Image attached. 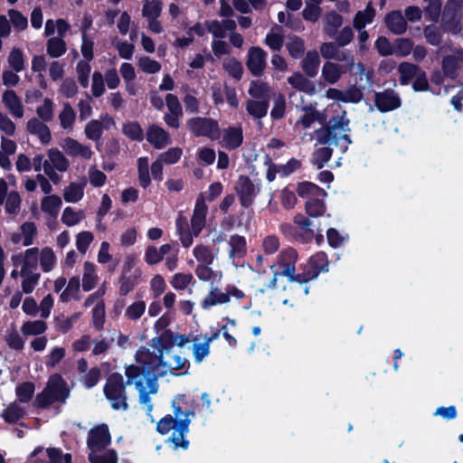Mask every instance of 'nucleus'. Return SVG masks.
<instances>
[{
    "label": "nucleus",
    "mask_w": 463,
    "mask_h": 463,
    "mask_svg": "<svg viewBox=\"0 0 463 463\" xmlns=\"http://www.w3.org/2000/svg\"><path fill=\"white\" fill-rule=\"evenodd\" d=\"M154 349L157 351V354L148 348L140 347L135 355L137 364L126 368L127 383H135L139 392V402L146 408L147 415H150L153 410L149 395L157 392L156 378L160 376L162 357L165 353L163 348Z\"/></svg>",
    "instance_id": "nucleus-1"
},
{
    "label": "nucleus",
    "mask_w": 463,
    "mask_h": 463,
    "mask_svg": "<svg viewBox=\"0 0 463 463\" xmlns=\"http://www.w3.org/2000/svg\"><path fill=\"white\" fill-rule=\"evenodd\" d=\"M174 415H167L162 418L157 423V430L161 434H167L173 430L168 439L174 449H187L189 441L185 439V435L189 430L190 419L189 416H194V412H183L179 406H175V401H173Z\"/></svg>",
    "instance_id": "nucleus-2"
},
{
    "label": "nucleus",
    "mask_w": 463,
    "mask_h": 463,
    "mask_svg": "<svg viewBox=\"0 0 463 463\" xmlns=\"http://www.w3.org/2000/svg\"><path fill=\"white\" fill-rule=\"evenodd\" d=\"M70 395L66 383L59 374L52 375L45 388L37 394L33 404L38 408H45L54 402L64 403Z\"/></svg>",
    "instance_id": "nucleus-3"
},
{
    "label": "nucleus",
    "mask_w": 463,
    "mask_h": 463,
    "mask_svg": "<svg viewBox=\"0 0 463 463\" xmlns=\"http://www.w3.org/2000/svg\"><path fill=\"white\" fill-rule=\"evenodd\" d=\"M297 192L307 200L305 209L308 216L316 218L325 213L324 199L326 193L323 189L313 183L303 182L298 184Z\"/></svg>",
    "instance_id": "nucleus-4"
},
{
    "label": "nucleus",
    "mask_w": 463,
    "mask_h": 463,
    "mask_svg": "<svg viewBox=\"0 0 463 463\" xmlns=\"http://www.w3.org/2000/svg\"><path fill=\"white\" fill-rule=\"evenodd\" d=\"M298 260V253L292 248H288L284 250L279 255L278 259V265L282 269L280 273H274L272 279L270 280L268 288H274L276 286V282L278 278L282 275L288 278V280L291 283L298 281V284L291 287V289L298 290L302 288V279L300 275L295 276V266Z\"/></svg>",
    "instance_id": "nucleus-5"
},
{
    "label": "nucleus",
    "mask_w": 463,
    "mask_h": 463,
    "mask_svg": "<svg viewBox=\"0 0 463 463\" xmlns=\"http://www.w3.org/2000/svg\"><path fill=\"white\" fill-rule=\"evenodd\" d=\"M46 155L47 159L43 164V173L52 183L59 184L61 176L58 172H67L70 168V161L63 152L56 147L48 149Z\"/></svg>",
    "instance_id": "nucleus-6"
},
{
    "label": "nucleus",
    "mask_w": 463,
    "mask_h": 463,
    "mask_svg": "<svg viewBox=\"0 0 463 463\" xmlns=\"http://www.w3.org/2000/svg\"><path fill=\"white\" fill-rule=\"evenodd\" d=\"M104 393L114 410H128V405L127 403L125 385L121 374L113 373L109 377L104 386Z\"/></svg>",
    "instance_id": "nucleus-7"
},
{
    "label": "nucleus",
    "mask_w": 463,
    "mask_h": 463,
    "mask_svg": "<svg viewBox=\"0 0 463 463\" xmlns=\"http://www.w3.org/2000/svg\"><path fill=\"white\" fill-rule=\"evenodd\" d=\"M187 126L196 137H206L211 140L220 138L218 122L213 118H194L187 122Z\"/></svg>",
    "instance_id": "nucleus-8"
},
{
    "label": "nucleus",
    "mask_w": 463,
    "mask_h": 463,
    "mask_svg": "<svg viewBox=\"0 0 463 463\" xmlns=\"http://www.w3.org/2000/svg\"><path fill=\"white\" fill-rule=\"evenodd\" d=\"M191 338L187 335H180L172 332L171 330L164 331L160 335L154 337L151 340L153 348H163L171 350V348L184 347L191 342Z\"/></svg>",
    "instance_id": "nucleus-9"
},
{
    "label": "nucleus",
    "mask_w": 463,
    "mask_h": 463,
    "mask_svg": "<svg viewBox=\"0 0 463 463\" xmlns=\"http://www.w3.org/2000/svg\"><path fill=\"white\" fill-rule=\"evenodd\" d=\"M235 191L243 207L250 206L260 192L259 184H255L248 176L241 175L236 183Z\"/></svg>",
    "instance_id": "nucleus-10"
},
{
    "label": "nucleus",
    "mask_w": 463,
    "mask_h": 463,
    "mask_svg": "<svg viewBox=\"0 0 463 463\" xmlns=\"http://www.w3.org/2000/svg\"><path fill=\"white\" fill-rule=\"evenodd\" d=\"M60 146L71 157H80L83 160H90L93 156L91 147L78 140L66 137L60 142Z\"/></svg>",
    "instance_id": "nucleus-11"
},
{
    "label": "nucleus",
    "mask_w": 463,
    "mask_h": 463,
    "mask_svg": "<svg viewBox=\"0 0 463 463\" xmlns=\"http://www.w3.org/2000/svg\"><path fill=\"white\" fill-rule=\"evenodd\" d=\"M111 437L107 425L102 424L90 430L88 436L87 445L90 452L103 450L110 444Z\"/></svg>",
    "instance_id": "nucleus-12"
},
{
    "label": "nucleus",
    "mask_w": 463,
    "mask_h": 463,
    "mask_svg": "<svg viewBox=\"0 0 463 463\" xmlns=\"http://www.w3.org/2000/svg\"><path fill=\"white\" fill-rule=\"evenodd\" d=\"M328 260L324 252H317L308 260L302 283L317 279L321 272L328 271Z\"/></svg>",
    "instance_id": "nucleus-13"
},
{
    "label": "nucleus",
    "mask_w": 463,
    "mask_h": 463,
    "mask_svg": "<svg viewBox=\"0 0 463 463\" xmlns=\"http://www.w3.org/2000/svg\"><path fill=\"white\" fill-rule=\"evenodd\" d=\"M165 105L167 112L164 116L165 124L173 128L180 127V118L183 117V109L179 99L174 94H167L165 96Z\"/></svg>",
    "instance_id": "nucleus-14"
},
{
    "label": "nucleus",
    "mask_w": 463,
    "mask_h": 463,
    "mask_svg": "<svg viewBox=\"0 0 463 463\" xmlns=\"http://www.w3.org/2000/svg\"><path fill=\"white\" fill-rule=\"evenodd\" d=\"M336 120L337 119L335 118V123L331 128H320L315 132L314 138L317 140L316 146L318 145L325 146L336 144V133L335 132V128H339L342 130H345L349 123V121L344 118H339V122Z\"/></svg>",
    "instance_id": "nucleus-15"
},
{
    "label": "nucleus",
    "mask_w": 463,
    "mask_h": 463,
    "mask_svg": "<svg viewBox=\"0 0 463 463\" xmlns=\"http://www.w3.org/2000/svg\"><path fill=\"white\" fill-rule=\"evenodd\" d=\"M208 207L203 196L201 194L194 205L193 216L191 219V229L194 237H197L205 226Z\"/></svg>",
    "instance_id": "nucleus-16"
},
{
    "label": "nucleus",
    "mask_w": 463,
    "mask_h": 463,
    "mask_svg": "<svg viewBox=\"0 0 463 463\" xmlns=\"http://www.w3.org/2000/svg\"><path fill=\"white\" fill-rule=\"evenodd\" d=\"M374 103L381 112H389L398 109L401 104V99L393 90H384L376 92L374 95Z\"/></svg>",
    "instance_id": "nucleus-17"
},
{
    "label": "nucleus",
    "mask_w": 463,
    "mask_h": 463,
    "mask_svg": "<svg viewBox=\"0 0 463 463\" xmlns=\"http://www.w3.org/2000/svg\"><path fill=\"white\" fill-rule=\"evenodd\" d=\"M39 249L31 248L24 251V254L14 255L12 261L14 266H21V270L34 271L39 262Z\"/></svg>",
    "instance_id": "nucleus-18"
},
{
    "label": "nucleus",
    "mask_w": 463,
    "mask_h": 463,
    "mask_svg": "<svg viewBox=\"0 0 463 463\" xmlns=\"http://www.w3.org/2000/svg\"><path fill=\"white\" fill-rule=\"evenodd\" d=\"M188 364L186 358L177 354H172L171 350L165 349L159 375L164 376L167 373H172L173 371L184 369Z\"/></svg>",
    "instance_id": "nucleus-19"
},
{
    "label": "nucleus",
    "mask_w": 463,
    "mask_h": 463,
    "mask_svg": "<svg viewBox=\"0 0 463 463\" xmlns=\"http://www.w3.org/2000/svg\"><path fill=\"white\" fill-rule=\"evenodd\" d=\"M267 53L260 47H251L248 52L246 65L255 76L262 73L266 67Z\"/></svg>",
    "instance_id": "nucleus-20"
},
{
    "label": "nucleus",
    "mask_w": 463,
    "mask_h": 463,
    "mask_svg": "<svg viewBox=\"0 0 463 463\" xmlns=\"http://www.w3.org/2000/svg\"><path fill=\"white\" fill-rule=\"evenodd\" d=\"M220 144L222 147L232 150L239 147L243 141V133L241 127H229L220 134Z\"/></svg>",
    "instance_id": "nucleus-21"
},
{
    "label": "nucleus",
    "mask_w": 463,
    "mask_h": 463,
    "mask_svg": "<svg viewBox=\"0 0 463 463\" xmlns=\"http://www.w3.org/2000/svg\"><path fill=\"white\" fill-rule=\"evenodd\" d=\"M287 81L298 92H303L308 96H313L317 92L315 84L299 71L288 77Z\"/></svg>",
    "instance_id": "nucleus-22"
},
{
    "label": "nucleus",
    "mask_w": 463,
    "mask_h": 463,
    "mask_svg": "<svg viewBox=\"0 0 463 463\" xmlns=\"http://www.w3.org/2000/svg\"><path fill=\"white\" fill-rule=\"evenodd\" d=\"M86 185L87 180L85 177H82L80 182H71L62 191L65 202L70 203H79L84 196Z\"/></svg>",
    "instance_id": "nucleus-23"
},
{
    "label": "nucleus",
    "mask_w": 463,
    "mask_h": 463,
    "mask_svg": "<svg viewBox=\"0 0 463 463\" xmlns=\"http://www.w3.org/2000/svg\"><path fill=\"white\" fill-rule=\"evenodd\" d=\"M229 259L231 262L237 266L239 260L242 259L246 253L245 238L240 235H232L229 240Z\"/></svg>",
    "instance_id": "nucleus-24"
},
{
    "label": "nucleus",
    "mask_w": 463,
    "mask_h": 463,
    "mask_svg": "<svg viewBox=\"0 0 463 463\" xmlns=\"http://www.w3.org/2000/svg\"><path fill=\"white\" fill-rule=\"evenodd\" d=\"M387 28L394 34L401 35L407 31V22L401 11L388 13L384 18Z\"/></svg>",
    "instance_id": "nucleus-25"
},
{
    "label": "nucleus",
    "mask_w": 463,
    "mask_h": 463,
    "mask_svg": "<svg viewBox=\"0 0 463 463\" xmlns=\"http://www.w3.org/2000/svg\"><path fill=\"white\" fill-rule=\"evenodd\" d=\"M147 141L157 149H161L170 144V137L168 133L156 125H152L146 132Z\"/></svg>",
    "instance_id": "nucleus-26"
},
{
    "label": "nucleus",
    "mask_w": 463,
    "mask_h": 463,
    "mask_svg": "<svg viewBox=\"0 0 463 463\" xmlns=\"http://www.w3.org/2000/svg\"><path fill=\"white\" fill-rule=\"evenodd\" d=\"M76 111L69 102H64L58 115L60 127L66 133H71L76 122Z\"/></svg>",
    "instance_id": "nucleus-27"
},
{
    "label": "nucleus",
    "mask_w": 463,
    "mask_h": 463,
    "mask_svg": "<svg viewBox=\"0 0 463 463\" xmlns=\"http://www.w3.org/2000/svg\"><path fill=\"white\" fill-rule=\"evenodd\" d=\"M344 73H345V70L343 69L342 65L333 61H326L322 66L321 78L328 84H335Z\"/></svg>",
    "instance_id": "nucleus-28"
},
{
    "label": "nucleus",
    "mask_w": 463,
    "mask_h": 463,
    "mask_svg": "<svg viewBox=\"0 0 463 463\" xmlns=\"http://www.w3.org/2000/svg\"><path fill=\"white\" fill-rule=\"evenodd\" d=\"M39 118H33L27 122V130L38 137L40 141L46 145L51 142L52 135L48 126Z\"/></svg>",
    "instance_id": "nucleus-29"
},
{
    "label": "nucleus",
    "mask_w": 463,
    "mask_h": 463,
    "mask_svg": "<svg viewBox=\"0 0 463 463\" xmlns=\"http://www.w3.org/2000/svg\"><path fill=\"white\" fill-rule=\"evenodd\" d=\"M229 303V295L227 291H221L217 287H213L210 292L201 302L203 309L207 310L211 307L218 305H223Z\"/></svg>",
    "instance_id": "nucleus-30"
},
{
    "label": "nucleus",
    "mask_w": 463,
    "mask_h": 463,
    "mask_svg": "<svg viewBox=\"0 0 463 463\" xmlns=\"http://www.w3.org/2000/svg\"><path fill=\"white\" fill-rule=\"evenodd\" d=\"M320 57L317 51H309L301 61V69L306 76L314 78L317 75Z\"/></svg>",
    "instance_id": "nucleus-31"
},
{
    "label": "nucleus",
    "mask_w": 463,
    "mask_h": 463,
    "mask_svg": "<svg viewBox=\"0 0 463 463\" xmlns=\"http://www.w3.org/2000/svg\"><path fill=\"white\" fill-rule=\"evenodd\" d=\"M342 61H345L347 64V70L353 75H357L360 81L365 80L368 82L370 80V74L364 68V65L362 62L355 63L354 55L349 53H343V57L340 58Z\"/></svg>",
    "instance_id": "nucleus-32"
},
{
    "label": "nucleus",
    "mask_w": 463,
    "mask_h": 463,
    "mask_svg": "<svg viewBox=\"0 0 463 463\" xmlns=\"http://www.w3.org/2000/svg\"><path fill=\"white\" fill-rule=\"evenodd\" d=\"M376 11L372 2H369L364 10L358 11L353 21V25L357 31H361L367 24L373 23Z\"/></svg>",
    "instance_id": "nucleus-33"
},
{
    "label": "nucleus",
    "mask_w": 463,
    "mask_h": 463,
    "mask_svg": "<svg viewBox=\"0 0 463 463\" xmlns=\"http://www.w3.org/2000/svg\"><path fill=\"white\" fill-rule=\"evenodd\" d=\"M25 408L14 401L9 403L1 412V418L7 423H14L24 417Z\"/></svg>",
    "instance_id": "nucleus-34"
},
{
    "label": "nucleus",
    "mask_w": 463,
    "mask_h": 463,
    "mask_svg": "<svg viewBox=\"0 0 463 463\" xmlns=\"http://www.w3.org/2000/svg\"><path fill=\"white\" fill-rule=\"evenodd\" d=\"M99 280L97 268L94 263L86 261L83 266L82 288L89 292L93 289Z\"/></svg>",
    "instance_id": "nucleus-35"
},
{
    "label": "nucleus",
    "mask_w": 463,
    "mask_h": 463,
    "mask_svg": "<svg viewBox=\"0 0 463 463\" xmlns=\"http://www.w3.org/2000/svg\"><path fill=\"white\" fill-rule=\"evenodd\" d=\"M62 205L61 198L56 194L46 195L42 199L41 210L51 217H57Z\"/></svg>",
    "instance_id": "nucleus-36"
},
{
    "label": "nucleus",
    "mask_w": 463,
    "mask_h": 463,
    "mask_svg": "<svg viewBox=\"0 0 463 463\" xmlns=\"http://www.w3.org/2000/svg\"><path fill=\"white\" fill-rule=\"evenodd\" d=\"M302 115L295 124L296 128H309L313 123L319 119V112L314 106L303 107Z\"/></svg>",
    "instance_id": "nucleus-37"
},
{
    "label": "nucleus",
    "mask_w": 463,
    "mask_h": 463,
    "mask_svg": "<svg viewBox=\"0 0 463 463\" xmlns=\"http://www.w3.org/2000/svg\"><path fill=\"white\" fill-rule=\"evenodd\" d=\"M80 298V278L74 276L70 279L67 287L61 293L60 299L61 302H70L71 300H79Z\"/></svg>",
    "instance_id": "nucleus-38"
},
{
    "label": "nucleus",
    "mask_w": 463,
    "mask_h": 463,
    "mask_svg": "<svg viewBox=\"0 0 463 463\" xmlns=\"http://www.w3.org/2000/svg\"><path fill=\"white\" fill-rule=\"evenodd\" d=\"M171 249L170 244H163L159 249L150 246L146 250L145 261L149 265H155L160 262L170 252Z\"/></svg>",
    "instance_id": "nucleus-39"
},
{
    "label": "nucleus",
    "mask_w": 463,
    "mask_h": 463,
    "mask_svg": "<svg viewBox=\"0 0 463 463\" xmlns=\"http://www.w3.org/2000/svg\"><path fill=\"white\" fill-rule=\"evenodd\" d=\"M3 102L14 117L20 118L24 116L22 104L14 91L6 90L3 95Z\"/></svg>",
    "instance_id": "nucleus-40"
},
{
    "label": "nucleus",
    "mask_w": 463,
    "mask_h": 463,
    "mask_svg": "<svg viewBox=\"0 0 463 463\" xmlns=\"http://www.w3.org/2000/svg\"><path fill=\"white\" fill-rule=\"evenodd\" d=\"M463 62V51L458 50L454 55L444 57L442 69L446 75L453 77L458 70V64Z\"/></svg>",
    "instance_id": "nucleus-41"
},
{
    "label": "nucleus",
    "mask_w": 463,
    "mask_h": 463,
    "mask_svg": "<svg viewBox=\"0 0 463 463\" xmlns=\"http://www.w3.org/2000/svg\"><path fill=\"white\" fill-rule=\"evenodd\" d=\"M193 254L198 265H212L217 254L212 249L204 245H197L193 250Z\"/></svg>",
    "instance_id": "nucleus-42"
},
{
    "label": "nucleus",
    "mask_w": 463,
    "mask_h": 463,
    "mask_svg": "<svg viewBox=\"0 0 463 463\" xmlns=\"http://www.w3.org/2000/svg\"><path fill=\"white\" fill-rule=\"evenodd\" d=\"M193 341H194V345L192 347L193 355H194L195 363L200 364L210 354L209 341H205L203 338V341H201V338L198 335L194 337Z\"/></svg>",
    "instance_id": "nucleus-43"
},
{
    "label": "nucleus",
    "mask_w": 463,
    "mask_h": 463,
    "mask_svg": "<svg viewBox=\"0 0 463 463\" xmlns=\"http://www.w3.org/2000/svg\"><path fill=\"white\" fill-rule=\"evenodd\" d=\"M85 216L83 210H75L71 207H66L62 212L61 220L66 226L71 227L81 222L85 219Z\"/></svg>",
    "instance_id": "nucleus-44"
},
{
    "label": "nucleus",
    "mask_w": 463,
    "mask_h": 463,
    "mask_svg": "<svg viewBox=\"0 0 463 463\" xmlns=\"http://www.w3.org/2000/svg\"><path fill=\"white\" fill-rule=\"evenodd\" d=\"M342 24L343 17L335 12H331L324 18V31L330 37H334Z\"/></svg>",
    "instance_id": "nucleus-45"
},
{
    "label": "nucleus",
    "mask_w": 463,
    "mask_h": 463,
    "mask_svg": "<svg viewBox=\"0 0 463 463\" xmlns=\"http://www.w3.org/2000/svg\"><path fill=\"white\" fill-rule=\"evenodd\" d=\"M56 256L49 247L43 248L39 252V262L44 272L52 271L56 265Z\"/></svg>",
    "instance_id": "nucleus-46"
},
{
    "label": "nucleus",
    "mask_w": 463,
    "mask_h": 463,
    "mask_svg": "<svg viewBox=\"0 0 463 463\" xmlns=\"http://www.w3.org/2000/svg\"><path fill=\"white\" fill-rule=\"evenodd\" d=\"M269 101L265 100H254L249 99L246 102V110L250 115H251L255 118H263L268 111Z\"/></svg>",
    "instance_id": "nucleus-47"
},
{
    "label": "nucleus",
    "mask_w": 463,
    "mask_h": 463,
    "mask_svg": "<svg viewBox=\"0 0 463 463\" xmlns=\"http://www.w3.org/2000/svg\"><path fill=\"white\" fill-rule=\"evenodd\" d=\"M20 276L22 277L21 287L23 292L25 294L32 293L38 284L40 274L35 271L20 270Z\"/></svg>",
    "instance_id": "nucleus-48"
},
{
    "label": "nucleus",
    "mask_w": 463,
    "mask_h": 463,
    "mask_svg": "<svg viewBox=\"0 0 463 463\" xmlns=\"http://www.w3.org/2000/svg\"><path fill=\"white\" fill-rule=\"evenodd\" d=\"M420 70L414 64L409 62H402L398 67L400 73V82L402 85L409 84L412 79L419 73Z\"/></svg>",
    "instance_id": "nucleus-49"
},
{
    "label": "nucleus",
    "mask_w": 463,
    "mask_h": 463,
    "mask_svg": "<svg viewBox=\"0 0 463 463\" xmlns=\"http://www.w3.org/2000/svg\"><path fill=\"white\" fill-rule=\"evenodd\" d=\"M34 391V384L30 382H25L17 385L15 388L16 402L22 405L29 402L33 396Z\"/></svg>",
    "instance_id": "nucleus-50"
},
{
    "label": "nucleus",
    "mask_w": 463,
    "mask_h": 463,
    "mask_svg": "<svg viewBox=\"0 0 463 463\" xmlns=\"http://www.w3.org/2000/svg\"><path fill=\"white\" fill-rule=\"evenodd\" d=\"M66 43L60 37H52L47 41L46 51L52 58H58L66 52Z\"/></svg>",
    "instance_id": "nucleus-51"
},
{
    "label": "nucleus",
    "mask_w": 463,
    "mask_h": 463,
    "mask_svg": "<svg viewBox=\"0 0 463 463\" xmlns=\"http://www.w3.org/2000/svg\"><path fill=\"white\" fill-rule=\"evenodd\" d=\"M89 459L90 463H118V455L113 449L98 450L97 452H90Z\"/></svg>",
    "instance_id": "nucleus-52"
},
{
    "label": "nucleus",
    "mask_w": 463,
    "mask_h": 463,
    "mask_svg": "<svg viewBox=\"0 0 463 463\" xmlns=\"http://www.w3.org/2000/svg\"><path fill=\"white\" fill-rule=\"evenodd\" d=\"M294 223L298 228L302 231L300 234H303L306 238V242L310 241L314 236V230L312 228L313 222L303 214H296L294 217Z\"/></svg>",
    "instance_id": "nucleus-53"
},
{
    "label": "nucleus",
    "mask_w": 463,
    "mask_h": 463,
    "mask_svg": "<svg viewBox=\"0 0 463 463\" xmlns=\"http://www.w3.org/2000/svg\"><path fill=\"white\" fill-rule=\"evenodd\" d=\"M109 336H101L100 338H97L93 341L94 346L92 348V354L94 355L104 354L109 350L112 342L115 339L117 331L112 330L109 332Z\"/></svg>",
    "instance_id": "nucleus-54"
},
{
    "label": "nucleus",
    "mask_w": 463,
    "mask_h": 463,
    "mask_svg": "<svg viewBox=\"0 0 463 463\" xmlns=\"http://www.w3.org/2000/svg\"><path fill=\"white\" fill-rule=\"evenodd\" d=\"M47 329V325L42 320L27 321L21 326V332L24 335H38L44 333Z\"/></svg>",
    "instance_id": "nucleus-55"
},
{
    "label": "nucleus",
    "mask_w": 463,
    "mask_h": 463,
    "mask_svg": "<svg viewBox=\"0 0 463 463\" xmlns=\"http://www.w3.org/2000/svg\"><path fill=\"white\" fill-rule=\"evenodd\" d=\"M270 92L269 86L262 80H254L250 83L249 89V94L256 99H261L262 100L268 99Z\"/></svg>",
    "instance_id": "nucleus-56"
},
{
    "label": "nucleus",
    "mask_w": 463,
    "mask_h": 463,
    "mask_svg": "<svg viewBox=\"0 0 463 463\" xmlns=\"http://www.w3.org/2000/svg\"><path fill=\"white\" fill-rule=\"evenodd\" d=\"M7 62L9 66L14 70L15 72H21L24 70V55L22 50L18 48H14L10 52Z\"/></svg>",
    "instance_id": "nucleus-57"
},
{
    "label": "nucleus",
    "mask_w": 463,
    "mask_h": 463,
    "mask_svg": "<svg viewBox=\"0 0 463 463\" xmlns=\"http://www.w3.org/2000/svg\"><path fill=\"white\" fill-rule=\"evenodd\" d=\"M146 309V304L144 300H137L130 304L125 310V317L131 320H138Z\"/></svg>",
    "instance_id": "nucleus-58"
},
{
    "label": "nucleus",
    "mask_w": 463,
    "mask_h": 463,
    "mask_svg": "<svg viewBox=\"0 0 463 463\" xmlns=\"http://www.w3.org/2000/svg\"><path fill=\"white\" fill-rule=\"evenodd\" d=\"M332 149L329 146H317L312 156V164L318 169L322 168L331 158Z\"/></svg>",
    "instance_id": "nucleus-59"
},
{
    "label": "nucleus",
    "mask_w": 463,
    "mask_h": 463,
    "mask_svg": "<svg viewBox=\"0 0 463 463\" xmlns=\"http://www.w3.org/2000/svg\"><path fill=\"white\" fill-rule=\"evenodd\" d=\"M286 47L289 52V54L294 59H298L302 57L305 52V43L302 39L297 36L289 37L288 42L286 43Z\"/></svg>",
    "instance_id": "nucleus-60"
},
{
    "label": "nucleus",
    "mask_w": 463,
    "mask_h": 463,
    "mask_svg": "<svg viewBox=\"0 0 463 463\" xmlns=\"http://www.w3.org/2000/svg\"><path fill=\"white\" fill-rule=\"evenodd\" d=\"M138 68L146 74H155L160 71L161 64L148 56H140L137 58Z\"/></svg>",
    "instance_id": "nucleus-61"
},
{
    "label": "nucleus",
    "mask_w": 463,
    "mask_h": 463,
    "mask_svg": "<svg viewBox=\"0 0 463 463\" xmlns=\"http://www.w3.org/2000/svg\"><path fill=\"white\" fill-rule=\"evenodd\" d=\"M87 175V182L89 181L95 188L102 187L107 182V175L101 170L98 169L96 165H90L88 168Z\"/></svg>",
    "instance_id": "nucleus-62"
},
{
    "label": "nucleus",
    "mask_w": 463,
    "mask_h": 463,
    "mask_svg": "<svg viewBox=\"0 0 463 463\" xmlns=\"http://www.w3.org/2000/svg\"><path fill=\"white\" fill-rule=\"evenodd\" d=\"M103 132V123L98 119H92L84 128V133L88 139L98 141L100 139Z\"/></svg>",
    "instance_id": "nucleus-63"
},
{
    "label": "nucleus",
    "mask_w": 463,
    "mask_h": 463,
    "mask_svg": "<svg viewBox=\"0 0 463 463\" xmlns=\"http://www.w3.org/2000/svg\"><path fill=\"white\" fill-rule=\"evenodd\" d=\"M162 11L160 0H144L142 15L145 18L159 17Z\"/></svg>",
    "instance_id": "nucleus-64"
}]
</instances>
